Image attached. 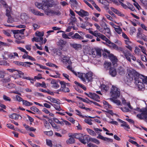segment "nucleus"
<instances>
[{
  "label": "nucleus",
  "instance_id": "nucleus-61",
  "mask_svg": "<svg viewBox=\"0 0 147 147\" xmlns=\"http://www.w3.org/2000/svg\"><path fill=\"white\" fill-rule=\"evenodd\" d=\"M103 140L106 141L108 143L112 142H113V140L111 139L105 137H104Z\"/></svg>",
  "mask_w": 147,
  "mask_h": 147
},
{
  "label": "nucleus",
  "instance_id": "nucleus-1",
  "mask_svg": "<svg viewBox=\"0 0 147 147\" xmlns=\"http://www.w3.org/2000/svg\"><path fill=\"white\" fill-rule=\"evenodd\" d=\"M75 75L78 77L83 82L88 83L91 82L93 79V73L89 71L86 74L80 72H74Z\"/></svg>",
  "mask_w": 147,
  "mask_h": 147
},
{
  "label": "nucleus",
  "instance_id": "nucleus-58",
  "mask_svg": "<svg viewBox=\"0 0 147 147\" xmlns=\"http://www.w3.org/2000/svg\"><path fill=\"white\" fill-rule=\"evenodd\" d=\"M92 120L91 119H85L84 120V121L86 123L88 124L91 125H92V123L91 122Z\"/></svg>",
  "mask_w": 147,
  "mask_h": 147
},
{
  "label": "nucleus",
  "instance_id": "nucleus-12",
  "mask_svg": "<svg viewBox=\"0 0 147 147\" xmlns=\"http://www.w3.org/2000/svg\"><path fill=\"white\" fill-rule=\"evenodd\" d=\"M102 49L100 48H97L95 49H92L91 51V54L93 57H95L96 56L98 57L101 56Z\"/></svg>",
  "mask_w": 147,
  "mask_h": 147
},
{
  "label": "nucleus",
  "instance_id": "nucleus-37",
  "mask_svg": "<svg viewBox=\"0 0 147 147\" xmlns=\"http://www.w3.org/2000/svg\"><path fill=\"white\" fill-rule=\"evenodd\" d=\"M22 102L23 105L26 106H30L33 105V103L32 102L25 100H23Z\"/></svg>",
  "mask_w": 147,
  "mask_h": 147
},
{
  "label": "nucleus",
  "instance_id": "nucleus-15",
  "mask_svg": "<svg viewBox=\"0 0 147 147\" xmlns=\"http://www.w3.org/2000/svg\"><path fill=\"white\" fill-rule=\"evenodd\" d=\"M56 44L59 49L62 50L65 47L66 42L63 40H60L57 42Z\"/></svg>",
  "mask_w": 147,
  "mask_h": 147
},
{
  "label": "nucleus",
  "instance_id": "nucleus-28",
  "mask_svg": "<svg viewBox=\"0 0 147 147\" xmlns=\"http://www.w3.org/2000/svg\"><path fill=\"white\" fill-rule=\"evenodd\" d=\"M111 10L113 11L114 13L117 14L118 16H120L123 17L125 16V15L123 13H122L120 11L116 9L113 7H111Z\"/></svg>",
  "mask_w": 147,
  "mask_h": 147
},
{
  "label": "nucleus",
  "instance_id": "nucleus-43",
  "mask_svg": "<svg viewBox=\"0 0 147 147\" xmlns=\"http://www.w3.org/2000/svg\"><path fill=\"white\" fill-rule=\"evenodd\" d=\"M118 71L119 74L120 75H122L125 74L124 69L121 67H120L118 68Z\"/></svg>",
  "mask_w": 147,
  "mask_h": 147
},
{
  "label": "nucleus",
  "instance_id": "nucleus-3",
  "mask_svg": "<svg viewBox=\"0 0 147 147\" xmlns=\"http://www.w3.org/2000/svg\"><path fill=\"white\" fill-rule=\"evenodd\" d=\"M134 112L137 113V117L140 119H144L147 122V107L140 109L137 108L134 110Z\"/></svg>",
  "mask_w": 147,
  "mask_h": 147
},
{
  "label": "nucleus",
  "instance_id": "nucleus-57",
  "mask_svg": "<svg viewBox=\"0 0 147 147\" xmlns=\"http://www.w3.org/2000/svg\"><path fill=\"white\" fill-rule=\"evenodd\" d=\"M42 77L41 74H39L37 76H35L33 79L34 80V81H35L36 80H38L42 79Z\"/></svg>",
  "mask_w": 147,
  "mask_h": 147
},
{
  "label": "nucleus",
  "instance_id": "nucleus-27",
  "mask_svg": "<svg viewBox=\"0 0 147 147\" xmlns=\"http://www.w3.org/2000/svg\"><path fill=\"white\" fill-rule=\"evenodd\" d=\"M47 98L54 104H60V100L58 99L52 97L50 96H48Z\"/></svg>",
  "mask_w": 147,
  "mask_h": 147
},
{
  "label": "nucleus",
  "instance_id": "nucleus-59",
  "mask_svg": "<svg viewBox=\"0 0 147 147\" xmlns=\"http://www.w3.org/2000/svg\"><path fill=\"white\" fill-rule=\"evenodd\" d=\"M45 134L49 136H51L53 135V132L52 131H44Z\"/></svg>",
  "mask_w": 147,
  "mask_h": 147
},
{
  "label": "nucleus",
  "instance_id": "nucleus-11",
  "mask_svg": "<svg viewBox=\"0 0 147 147\" xmlns=\"http://www.w3.org/2000/svg\"><path fill=\"white\" fill-rule=\"evenodd\" d=\"M60 84L61 85V88L59 90L60 91L63 92H69V90L68 88L66 87V86L69 85L68 83H66L65 82L62 81L60 82Z\"/></svg>",
  "mask_w": 147,
  "mask_h": 147
},
{
  "label": "nucleus",
  "instance_id": "nucleus-50",
  "mask_svg": "<svg viewBox=\"0 0 147 147\" xmlns=\"http://www.w3.org/2000/svg\"><path fill=\"white\" fill-rule=\"evenodd\" d=\"M98 37L100 38L102 40H105L106 43L108 41V40H109L105 36L101 34H100Z\"/></svg>",
  "mask_w": 147,
  "mask_h": 147
},
{
  "label": "nucleus",
  "instance_id": "nucleus-44",
  "mask_svg": "<svg viewBox=\"0 0 147 147\" xmlns=\"http://www.w3.org/2000/svg\"><path fill=\"white\" fill-rule=\"evenodd\" d=\"M90 141L95 143L98 145L100 144V142L99 140L96 138H92L91 137L90 138Z\"/></svg>",
  "mask_w": 147,
  "mask_h": 147
},
{
  "label": "nucleus",
  "instance_id": "nucleus-53",
  "mask_svg": "<svg viewBox=\"0 0 147 147\" xmlns=\"http://www.w3.org/2000/svg\"><path fill=\"white\" fill-rule=\"evenodd\" d=\"M94 25L96 27V29L98 30L99 32L101 33H104L103 30H102V28H100V26L98 24L95 23L94 24Z\"/></svg>",
  "mask_w": 147,
  "mask_h": 147
},
{
  "label": "nucleus",
  "instance_id": "nucleus-46",
  "mask_svg": "<svg viewBox=\"0 0 147 147\" xmlns=\"http://www.w3.org/2000/svg\"><path fill=\"white\" fill-rule=\"evenodd\" d=\"M121 127H124L125 129L126 130L127 129H129L130 127L129 126L125 121H124L122 124L121 125Z\"/></svg>",
  "mask_w": 147,
  "mask_h": 147
},
{
  "label": "nucleus",
  "instance_id": "nucleus-22",
  "mask_svg": "<svg viewBox=\"0 0 147 147\" xmlns=\"http://www.w3.org/2000/svg\"><path fill=\"white\" fill-rule=\"evenodd\" d=\"M29 10L34 15H36L39 16H44V13H41L39 11H36L34 8H30L29 9Z\"/></svg>",
  "mask_w": 147,
  "mask_h": 147
},
{
  "label": "nucleus",
  "instance_id": "nucleus-20",
  "mask_svg": "<svg viewBox=\"0 0 147 147\" xmlns=\"http://www.w3.org/2000/svg\"><path fill=\"white\" fill-rule=\"evenodd\" d=\"M109 57L110 59L112 61L113 64L115 66L117 62V59L115 56L112 54H110L109 55Z\"/></svg>",
  "mask_w": 147,
  "mask_h": 147
},
{
  "label": "nucleus",
  "instance_id": "nucleus-54",
  "mask_svg": "<svg viewBox=\"0 0 147 147\" xmlns=\"http://www.w3.org/2000/svg\"><path fill=\"white\" fill-rule=\"evenodd\" d=\"M97 1L100 3L105 6L107 5L108 2L107 0H97Z\"/></svg>",
  "mask_w": 147,
  "mask_h": 147
},
{
  "label": "nucleus",
  "instance_id": "nucleus-29",
  "mask_svg": "<svg viewBox=\"0 0 147 147\" xmlns=\"http://www.w3.org/2000/svg\"><path fill=\"white\" fill-rule=\"evenodd\" d=\"M70 46L76 50H79L81 49L82 46L76 43H71L70 44Z\"/></svg>",
  "mask_w": 147,
  "mask_h": 147
},
{
  "label": "nucleus",
  "instance_id": "nucleus-42",
  "mask_svg": "<svg viewBox=\"0 0 147 147\" xmlns=\"http://www.w3.org/2000/svg\"><path fill=\"white\" fill-rule=\"evenodd\" d=\"M35 86L36 87L41 86L45 88H47L46 84L44 82H42V84L39 83H37L35 84Z\"/></svg>",
  "mask_w": 147,
  "mask_h": 147
},
{
  "label": "nucleus",
  "instance_id": "nucleus-49",
  "mask_svg": "<svg viewBox=\"0 0 147 147\" xmlns=\"http://www.w3.org/2000/svg\"><path fill=\"white\" fill-rule=\"evenodd\" d=\"M44 33L43 32L37 31L35 33V35L37 36L40 37H42L44 36Z\"/></svg>",
  "mask_w": 147,
  "mask_h": 147
},
{
  "label": "nucleus",
  "instance_id": "nucleus-51",
  "mask_svg": "<svg viewBox=\"0 0 147 147\" xmlns=\"http://www.w3.org/2000/svg\"><path fill=\"white\" fill-rule=\"evenodd\" d=\"M98 37L100 38L102 40H105L106 43L108 41V40H109L105 36L101 34H100Z\"/></svg>",
  "mask_w": 147,
  "mask_h": 147
},
{
  "label": "nucleus",
  "instance_id": "nucleus-64",
  "mask_svg": "<svg viewBox=\"0 0 147 147\" xmlns=\"http://www.w3.org/2000/svg\"><path fill=\"white\" fill-rule=\"evenodd\" d=\"M52 127L54 129L57 130H60L59 127L57 125L53 123L51 124Z\"/></svg>",
  "mask_w": 147,
  "mask_h": 147
},
{
  "label": "nucleus",
  "instance_id": "nucleus-56",
  "mask_svg": "<svg viewBox=\"0 0 147 147\" xmlns=\"http://www.w3.org/2000/svg\"><path fill=\"white\" fill-rule=\"evenodd\" d=\"M46 142L47 144L49 146L51 147L53 146V144L51 140L47 139L46 140Z\"/></svg>",
  "mask_w": 147,
  "mask_h": 147
},
{
  "label": "nucleus",
  "instance_id": "nucleus-62",
  "mask_svg": "<svg viewBox=\"0 0 147 147\" xmlns=\"http://www.w3.org/2000/svg\"><path fill=\"white\" fill-rule=\"evenodd\" d=\"M75 111L76 112V115L79 116L83 118H84V116L82 115V113L79 111L77 109H76L75 110Z\"/></svg>",
  "mask_w": 147,
  "mask_h": 147
},
{
  "label": "nucleus",
  "instance_id": "nucleus-60",
  "mask_svg": "<svg viewBox=\"0 0 147 147\" xmlns=\"http://www.w3.org/2000/svg\"><path fill=\"white\" fill-rule=\"evenodd\" d=\"M16 56L18 57V54L17 53H11L10 54V58H14Z\"/></svg>",
  "mask_w": 147,
  "mask_h": 147
},
{
  "label": "nucleus",
  "instance_id": "nucleus-38",
  "mask_svg": "<svg viewBox=\"0 0 147 147\" xmlns=\"http://www.w3.org/2000/svg\"><path fill=\"white\" fill-rule=\"evenodd\" d=\"M11 14H13L12 11H11L10 8V22H13L15 21H18L17 19L14 18V17L11 16Z\"/></svg>",
  "mask_w": 147,
  "mask_h": 147
},
{
  "label": "nucleus",
  "instance_id": "nucleus-63",
  "mask_svg": "<svg viewBox=\"0 0 147 147\" xmlns=\"http://www.w3.org/2000/svg\"><path fill=\"white\" fill-rule=\"evenodd\" d=\"M140 49L138 47H135L134 52L137 55H139L140 53Z\"/></svg>",
  "mask_w": 147,
  "mask_h": 147
},
{
  "label": "nucleus",
  "instance_id": "nucleus-33",
  "mask_svg": "<svg viewBox=\"0 0 147 147\" xmlns=\"http://www.w3.org/2000/svg\"><path fill=\"white\" fill-rule=\"evenodd\" d=\"M27 18V16L26 13H24L21 14L20 16V19L22 20L21 21L22 23H25Z\"/></svg>",
  "mask_w": 147,
  "mask_h": 147
},
{
  "label": "nucleus",
  "instance_id": "nucleus-23",
  "mask_svg": "<svg viewBox=\"0 0 147 147\" xmlns=\"http://www.w3.org/2000/svg\"><path fill=\"white\" fill-rule=\"evenodd\" d=\"M75 12L80 16L83 17L84 16H88L89 13L88 12L84 10L81 9L80 11H75Z\"/></svg>",
  "mask_w": 147,
  "mask_h": 147
},
{
  "label": "nucleus",
  "instance_id": "nucleus-16",
  "mask_svg": "<svg viewBox=\"0 0 147 147\" xmlns=\"http://www.w3.org/2000/svg\"><path fill=\"white\" fill-rule=\"evenodd\" d=\"M45 6L46 8L52 7L54 5V1L53 0H45L44 1Z\"/></svg>",
  "mask_w": 147,
  "mask_h": 147
},
{
  "label": "nucleus",
  "instance_id": "nucleus-40",
  "mask_svg": "<svg viewBox=\"0 0 147 147\" xmlns=\"http://www.w3.org/2000/svg\"><path fill=\"white\" fill-rule=\"evenodd\" d=\"M71 38L72 39L76 38L80 40L83 39V38L77 33H75L74 36H71Z\"/></svg>",
  "mask_w": 147,
  "mask_h": 147
},
{
  "label": "nucleus",
  "instance_id": "nucleus-35",
  "mask_svg": "<svg viewBox=\"0 0 147 147\" xmlns=\"http://www.w3.org/2000/svg\"><path fill=\"white\" fill-rule=\"evenodd\" d=\"M116 98H111L110 99L115 104L118 106L121 105V102L120 100L117 99Z\"/></svg>",
  "mask_w": 147,
  "mask_h": 147
},
{
  "label": "nucleus",
  "instance_id": "nucleus-55",
  "mask_svg": "<svg viewBox=\"0 0 147 147\" xmlns=\"http://www.w3.org/2000/svg\"><path fill=\"white\" fill-rule=\"evenodd\" d=\"M138 47L140 48L142 52L145 54V55L147 56V54L146 53V49L144 47L141 46V45H139Z\"/></svg>",
  "mask_w": 147,
  "mask_h": 147
},
{
  "label": "nucleus",
  "instance_id": "nucleus-19",
  "mask_svg": "<svg viewBox=\"0 0 147 147\" xmlns=\"http://www.w3.org/2000/svg\"><path fill=\"white\" fill-rule=\"evenodd\" d=\"M43 3H40L38 2H36L35 4V6L39 9H41L44 11L45 9V6L44 1H42Z\"/></svg>",
  "mask_w": 147,
  "mask_h": 147
},
{
  "label": "nucleus",
  "instance_id": "nucleus-18",
  "mask_svg": "<svg viewBox=\"0 0 147 147\" xmlns=\"http://www.w3.org/2000/svg\"><path fill=\"white\" fill-rule=\"evenodd\" d=\"M50 80L51 81L50 83L52 88L54 89H57L59 87V86L56 80L54 79H51Z\"/></svg>",
  "mask_w": 147,
  "mask_h": 147
},
{
  "label": "nucleus",
  "instance_id": "nucleus-10",
  "mask_svg": "<svg viewBox=\"0 0 147 147\" xmlns=\"http://www.w3.org/2000/svg\"><path fill=\"white\" fill-rule=\"evenodd\" d=\"M82 134L80 133L74 134H71L69 136V137H70L69 139L66 140V142L68 144H71L74 143L75 142V140L74 138L78 139V135H81Z\"/></svg>",
  "mask_w": 147,
  "mask_h": 147
},
{
  "label": "nucleus",
  "instance_id": "nucleus-45",
  "mask_svg": "<svg viewBox=\"0 0 147 147\" xmlns=\"http://www.w3.org/2000/svg\"><path fill=\"white\" fill-rule=\"evenodd\" d=\"M74 83L78 86H79L81 88H82L84 90H86V87L84 86V85L81 84L78 82L77 81H75L74 82Z\"/></svg>",
  "mask_w": 147,
  "mask_h": 147
},
{
  "label": "nucleus",
  "instance_id": "nucleus-34",
  "mask_svg": "<svg viewBox=\"0 0 147 147\" xmlns=\"http://www.w3.org/2000/svg\"><path fill=\"white\" fill-rule=\"evenodd\" d=\"M86 130L88 134L90 135L93 136H96V134L94 131L89 128H86Z\"/></svg>",
  "mask_w": 147,
  "mask_h": 147
},
{
  "label": "nucleus",
  "instance_id": "nucleus-7",
  "mask_svg": "<svg viewBox=\"0 0 147 147\" xmlns=\"http://www.w3.org/2000/svg\"><path fill=\"white\" fill-rule=\"evenodd\" d=\"M82 134L81 135H78V137L79 141L82 144H85L87 142L90 141V138H91L89 135H84L83 134L80 133Z\"/></svg>",
  "mask_w": 147,
  "mask_h": 147
},
{
  "label": "nucleus",
  "instance_id": "nucleus-39",
  "mask_svg": "<svg viewBox=\"0 0 147 147\" xmlns=\"http://www.w3.org/2000/svg\"><path fill=\"white\" fill-rule=\"evenodd\" d=\"M111 63L110 62H105L104 64L105 68L107 70L109 69L111 67Z\"/></svg>",
  "mask_w": 147,
  "mask_h": 147
},
{
  "label": "nucleus",
  "instance_id": "nucleus-13",
  "mask_svg": "<svg viewBox=\"0 0 147 147\" xmlns=\"http://www.w3.org/2000/svg\"><path fill=\"white\" fill-rule=\"evenodd\" d=\"M84 94L87 96L97 101H99L100 96L95 93L89 92L88 93L85 92Z\"/></svg>",
  "mask_w": 147,
  "mask_h": 147
},
{
  "label": "nucleus",
  "instance_id": "nucleus-52",
  "mask_svg": "<svg viewBox=\"0 0 147 147\" xmlns=\"http://www.w3.org/2000/svg\"><path fill=\"white\" fill-rule=\"evenodd\" d=\"M115 31L118 34H121L122 32V30L119 26H117L116 28L114 29Z\"/></svg>",
  "mask_w": 147,
  "mask_h": 147
},
{
  "label": "nucleus",
  "instance_id": "nucleus-30",
  "mask_svg": "<svg viewBox=\"0 0 147 147\" xmlns=\"http://www.w3.org/2000/svg\"><path fill=\"white\" fill-rule=\"evenodd\" d=\"M100 88L102 91L105 92H107L109 89V88L108 85L104 84H101Z\"/></svg>",
  "mask_w": 147,
  "mask_h": 147
},
{
  "label": "nucleus",
  "instance_id": "nucleus-25",
  "mask_svg": "<svg viewBox=\"0 0 147 147\" xmlns=\"http://www.w3.org/2000/svg\"><path fill=\"white\" fill-rule=\"evenodd\" d=\"M102 30L104 32V33H102L105 34L108 37H110L111 34V32L109 28L107 27L104 28V29H102Z\"/></svg>",
  "mask_w": 147,
  "mask_h": 147
},
{
  "label": "nucleus",
  "instance_id": "nucleus-32",
  "mask_svg": "<svg viewBox=\"0 0 147 147\" xmlns=\"http://www.w3.org/2000/svg\"><path fill=\"white\" fill-rule=\"evenodd\" d=\"M10 118L12 119L17 120L19 119H21V117L19 115L16 113H13L10 116Z\"/></svg>",
  "mask_w": 147,
  "mask_h": 147
},
{
  "label": "nucleus",
  "instance_id": "nucleus-9",
  "mask_svg": "<svg viewBox=\"0 0 147 147\" xmlns=\"http://www.w3.org/2000/svg\"><path fill=\"white\" fill-rule=\"evenodd\" d=\"M106 45L111 49H114L116 50L122 52L123 49L122 47H118L114 43L111 42L109 40L106 43Z\"/></svg>",
  "mask_w": 147,
  "mask_h": 147
},
{
  "label": "nucleus",
  "instance_id": "nucleus-2",
  "mask_svg": "<svg viewBox=\"0 0 147 147\" xmlns=\"http://www.w3.org/2000/svg\"><path fill=\"white\" fill-rule=\"evenodd\" d=\"M127 78L129 79L130 81L133 80V79L134 80V83L136 84L138 83L139 80H138L140 74H139L136 70L131 68H128L127 69Z\"/></svg>",
  "mask_w": 147,
  "mask_h": 147
},
{
  "label": "nucleus",
  "instance_id": "nucleus-48",
  "mask_svg": "<svg viewBox=\"0 0 147 147\" xmlns=\"http://www.w3.org/2000/svg\"><path fill=\"white\" fill-rule=\"evenodd\" d=\"M54 53L55 55H57L58 56H60L61 54L60 50L58 49H55L54 50Z\"/></svg>",
  "mask_w": 147,
  "mask_h": 147
},
{
  "label": "nucleus",
  "instance_id": "nucleus-6",
  "mask_svg": "<svg viewBox=\"0 0 147 147\" xmlns=\"http://www.w3.org/2000/svg\"><path fill=\"white\" fill-rule=\"evenodd\" d=\"M110 94L111 98H117L120 96V92L118 88L113 86H112L111 89Z\"/></svg>",
  "mask_w": 147,
  "mask_h": 147
},
{
  "label": "nucleus",
  "instance_id": "nucleus-4",
  "mask_svg": "<svg viewBox=\"0 0 147 147\" xmlns=\"http://www.w3.org/2000/svg\"><path fill=\"white\" fill-rule=\"evenodd\" d=\"M138 80H139L138 83L136 84V85L139 90H141L144 88V84H147V77L140 74Z\"/></svg>",
  "mask_w": 147,
  "mask_h": 147
},
{
  "label": "nucleus",
  "instance_id": "nucleus-21",
  "mask_svg": "<svg viewBox=\"0 0 147 147\" xmlns=\"http://www.w3.org/2000/svg\"><path fill=\"white\" fill-rule=\"evenodd\" d=\"M45 102L51 104L52 106H53L54 108L57 111H63L60 107V104H53L52 103H51L47 101V100H45Z\"/></svg>",
  "mask_w": 147,
  "mask_h": 147
},
{
  "label": "nucleus",
  "instance_id": "nucleus-31",
  "mask_svg": "<svg viewBox=\"0 0 147 147\" xmlns=\"http://www.w3.org/2000/svg\"><path fill=\"white\" fill-rule=\"evenodd\" d=\"M23 125L27 131H35L36 130L35 128L32 127H30L28 125L25 123L23 124Z\"/></svg>",
  "mask_w": 147,
  "mask_h": 147
},
{
  "label": "nucleus",
  "instance_id": "nucleus-24",
  "mask_svg": "<svg viewBox=\"0 0 147 147\" xmlns=\"http://www.w3.org/2000/svg\"><path fill=\"white\" fill-rule=\"evenodd\" d=\"M43 38L42 37H40L38 36L34 37L32 39V42L35 41L36 42H40L41 45L43 43Z\"/></svg>",
  "mask_w": 147,
  "mask_h": 147
},
{
  "label": "nucleus",
  "instance_id": "nucleus-26",
  "mask_svg": "<svg viewBox=\"0 0 147 147\" xmlns=\"http://www.w3.org/2000/svg\"><path fill=\"white\" fill-rule=\"evenodd\" d=\"M109 74L112 77L115 76L117 75V71L116 69L114 68H111L109 70Z\"/></svg>",
  "mask_w": 147,
  "mask_h": 147
},
{
  "label": "nucleus",
  "instance_id": "nucleus-41",
  "mask_svg": "<svg viewBox=\"0 0 147 147\" xmlns=\"http://www.w3.org/2000/svg\"><path fill=\"white\" fill-rule=\"evenodd\" d=\"M121 100L122 102V103L123 105H127L129 108L130 109H131L130 102H127L123 98H122Z\"/></svg>",
  "mask_w": 147,
  "mask_h": 147
},
{
  "label": "nucleus",
  "instance_id": "nucleus-36",
  "mask_svg": "<svg viewBox=\"0 0 147 147\" xmlns=\"http://www.w3.org/2000/svg\"><path fill=\"white\" fill-rule=\"evenodd\" d=\"M103 103L104 108L107 110H108L109 109H111L112 108L111 106L105 101H103Z\"/></svg>",
  "mask_w": 147,
  "mask_h": 147
},
{
  "label": "nucleus",
  "instance_id": "nucleus-14",
  "mask_svg": "<svg viewBox=\"0 0 147 147\" xmlns=\"http://www.w3.org/2000/svg\"><path fill=\"white\" fill-rule=\"evenodd\" d=\"M25 30V29L24 28L20 30H12L11 31L13 32L14 34V36L16 38H19V37L20 36L18 33H20L21 34H24V32Z\"/></svg>",
  "mask_w": 147,
  "mask_h": 147
},
{
  "label": "nucleus",
  "instance_id": "nucleus-17",
  "mask_svg": "<svg viewBox=\"0 0 147 147\" xmlns=\"http://www.w3.org/2000/svg\"><path fill=\"white\" fill-rule=\"evenodd\" d=\"M16 71H18V70L15 69H10V78L13 77L15 79L19 78L18 74L16 73Z\"/></svg>",
  "mask_w": 147,
  "mask_h": 147
},
{
  "label": "nucleus",
  "instance_id": "nucleus-5",
  "mask_svg": "<svg viewBox=\"0 0 147 147\" xmlns=\"http://www.w3.org/2000/svg\"><path fill=\"white\" fill-rule=\"evenodd\" d=\"M122 53L123 54H121V55L123 57L125 58L129 61H131L130 57L133 61H135L136 60V58L134 55H131L130 52L128 50L123 49Z\"/></svg>",
  "mask_w": 147,
  "mask_h": 147
},
{
  "label": "nucleus",
  "instance_id": "nucleus-47",
  "mask_svg": "<svg viewBox=\"0 0 147 147\" xmlns=\"http://www.w3.org/2000/svg\"><path fill=\"white\" fill-rule=\"evenodd\" d=\"M16 74H18L19 77L22 78H24V73L22 71L18 70V71H16Z\"/></svg>",
  "mask_w": 147,
  "mask_h": 147
},
{
  "label": "nucleus",
  "instance_id": "nucleus-8",
  "mask_svg": "<svg viewBox=\"0 0 147 147\" xmlns=\"http://www.w3.org/2000/svg\"><path fill=\"white\" fill-rule=\"evenodd\" d=\"M45 13L47 16H52L54 15H59L60 14V13L57 11H55V10L50 9L49 8L47 9V8H45L44 10Z\"/></svg>",
  "mask_w": 147,
  "mask_h": 147
}]
</instances>
